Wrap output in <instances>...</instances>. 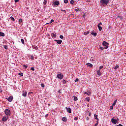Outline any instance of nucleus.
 Returning <instances> with one entry per match:
<instances>
[{
    "label": "nucleus",
    "instance_id": "1",
    "mask_svg": "<svg viewBox=\"0 0 126 126\" xmlns=\"http://www.w3.org/2000/svg\"><path fill=\"white\" fill-rule=\"evenodd\" d=\"M99 3L101 6H107V5L110 3V0H100Z\"/></svg>",
    "mask_w": 126,
    "mask_h": 126
},
{
    "label": "nucleus",
    "instance_id": "2",
    "mask_svg": "<svg viewBox=\"0 0 126 126\" xmlns=\"http://www.w3.org/2000/svg\"><path fill=\"white\" fill-rule=\"evenodd\" d=\"M4 114L6 115L7 116L9 117V116H10L11 114V112L10 111V110L6 109L4 110Z\"/></svg>",
    "mask_w": 126,
    "mask_h": 126
},
{
    "label": "nucleus",
    "instance_id": "3",
    "mask_svg": "<svg viewBox=\"0 0 126 126\" xmlns=\"http://www.w3.org/2000/svg\"><path fill=\"white\" fill-rule=\"evenodd\" d=\"M102 45L103 46H104V47H105L104 49H105V50H106V49L109 48V43H108V42L106 41H103L102 43Z\"/></svg>",
    "mask_w": 126,
    "mask_h": 126
},
{
    "label": "nucleus",
    "instance_id": "4",
    "mask_svg": "<svg viewBox=\"0 0 126 126\" xmlns=\"http://www.w3.org/2000/svg\"><path fill=\"white\" fill-rule=\"evenodd\" d=\"M57 77L59 78V79H63V75L62 74V73L60 72L58 75H57Z\"/></svg>",
    "mask_w": 126,
    "mask_h": 126
},
{
    "label": "nucleus",
    "instance_id": "5",
    "mask_svg": "<svg viewBox=\"0 0 126 126\" xmlns=\"http://www.w3.org/2000/svg\"><path fill=\"white\" fill-rule=\"evenodd\" d=\"M111 122L114 125H116V124L118 123V120H117L116 119H115V118H113L111 119Z\"/></svg>",
    "mask_w": 126,
    "mask_h": 126
},
{
    "label": "nucleus",
    "instance_id": "6",
    "mask_svg": "<svg viewBox=\"0 0 126 126\" xmlns=\"http://www.w3.org/2000/svg\"><path fill=\"white\" fill-rule=\"evenodd\" d=\"M51 36L52 37L53 39H56V38H57V34L56 32H53L51 33Z\"/></svg>",
    "mask_w": 126,
    "mask_h": 126
},
{
    "label": "nucleus",
    "instance_id": "7",
    "mask_svg": "<svg viewBox=\"0 0 126 126\" xmlns=\"http://www.w3.org/2000/svg\"><path fill=\"white\" fill-rule=\"evenodd\" d=\"M8 119V116H4L2 119V122H6Z\"/></svg>",
    "mask_w": 126,
    "mask_h": 126
},
{
    "label": "nucleus",
    "instance_id": "8",
    "mask_svg": "<svg viewBox=\"0 0 126 126\" xmlns=\"http://www.w3.org/2000/svg\"><path fill=\"white\" fill-rule=\"evenodd\" d=\"M54 41L55 42H57V44H59V45H61V44H62V43H63V40H62L55 39Z\"/></svg>",
    "mask_w": 126,
    "mask_h": 126
},
{
    "label": "nucleus",
    "instance_id": "9",
    "mask_svg": "<svg viewBox=\"0 0 126 126\" xmlns=\"http://www.w3.org/2000/svg\"><path fill=\"white\" fill-rule=\"evenodd\" d=\"M8 100V102H12V100H13V96H9L8 98H6Z\"/></svg>",
    "mask_w": 126,
    "mask_h": 126
},
{
    "label": "nucleus",
    "instance_id": "10",
    "mask_svg": "<svg viewBox=\"0 0 126 126\" xmlns=\"http://www.w3.org/2000/svg\"><path fill=\"white\" fill-rule=\"evenodd\" d=\"M65 109L66 110V111H67L68 113H69V114H71V108H67V107H65Z\"/></svg>",
    "mask_w": 126,
    "mask_h": 126
},
{
    "label": "nucleus",
    "instance_id": "11",
    "mask_svg": "<svg viewBox=\"0 0 126 126\" xmlns=\"http://www.w3.org/2000/svg\"><path fill=\"white\" fill-rule=\"evenodd\" d=\"M53 4H54V5H57V6H58V5L60 4V1L58 0L56 1L53 3Z\"/></svg>",
    "mask_w": 126,
    "mask_h": 126
},
{
    "label": "nucleus",
    "instance_id": "12",
    "mask_svg": "<svg viewBox=\"0 0 126 126\" xmlns=\"http://www.w3.org/2000/svg\"><path fill=\"white\" fill-rule=\"evenodd\" d=\"M22 96L24 97H26V96H27V92H26V91H24L23 92Z\"/></svg>",
    "mask_w": 126,
    "mask_h": 126
},
{
    "label": "nucleus",
    "instance_id": "13",
    "mask_svg": "<svg viewBox=\"0 0 126 126\" xmlns=\"http://www.w3.org/2000/svg\"><path fill=\"white\" fill-rule=\"evenodd\" d=\"M86 65H87V66H89L90 67H92L93 66V65L90 63H87Z\"/></svg>",
    "mask_w": 126,
    "mask_h": 126
},
{
    "label": "nucleus",
    "instance_id": "14",
    "mask_svg": "<svg viewBox=\"0 0 126 126\" xmlns=\"http://www.w3.org/2000/svg\"><path fill=\"white\" fill-rule=\"evenodd\" d=\"M91 34L92 35H93V36H94L95 37H96V36H97V33L96 32H91Z\"/></svg>",
    "mask_w": 126,
    "mask_h": 126
},
{
    "label": "nucleus",
    "instance_id": "15",
    "mask_svg": "<svg viewBox=\"0 0 126 126\" xmlns=\"http://www.w3.org/2000/svg\"><path fill=\"white\" fill-rule=\"evenodd\" d=\"M94 118L95 120H97V121H99V119L98 118V115H96V114H94Z\"/></svg>",
    "mask_w": 126,
    "mask_h": 126
},
{
    "label": "nucleus",
    "instance_id": "16",
    "mask_svg": "<svg viewBox=\"0 0 126 126\" xmlns=\"http://www.w3.org/2000/svg\"><path fill=\"white\" fill-rule=\"evenodd\" d=\"M97 75H101V71L100 70H97Z\"/></svg>",
    "mask_w": 126,
    "mask_h": 126
},
{
    "label": "nucleus",
    "instance_id": "17",
    "mask_svg": "<svg viewBox=\"0 0 126 126\" xmlns=\"http://www.w3.org/2000/svg\"><path fill=\"white\" fill-rule=\"evenodd\" d=\"M0 36L1 37H4L5 36V34L3 32H0Z\"/></svg>",
    "mask_w": 126,
    "mask_h": 126
},
{
    "label": "nucleus",
    "instance_id": "18",
    "mask_svg": "<svg viewBox=\"0 0 126 126\" xmlns=\"http://www.w3.org/2000/svg\"><path fill=\"white\" fill-rule=\"evenodd\" d=\"M62 120L63 121V122H67V119L66 117H63Z\"/></svg>",
    "mask_w": 126,
    "mask_h": 126
},
{
    "label": "nucleus",
    "instance_id": "19",
    "mask_svg": "<svg viewBox=\"0 0 126 126\" xmlns=\"http://www.w3.org/2000/svg\"><path fill=\"white\" fill-rule=\"evenodd\" d=\"M89 33H90V32H89V31H88L87 32H84V35H88V34H89Z\"/></svg>",
    "mask_w": 126,
    "mask_h": 126
},
{
    "label": "nucleus",
    "instance_id": "20",
    "mask_svg": "<svg viewBox=\"0 0 126 126\" xmlns=\"http://www.w3.org/2000/svg\"><path fill=\"white\" fill-rule=\"evenodd\" d=\"M3 48L5 50H8V46L7 45H3Z\"/></svg>",
    "mask_w": 126,
    "mask_h": 126
},
{
    "label": "nucleus",
    "instance_id": "21",
    "mask_svg": "<svg viewBox=\"0 0 126 126\" xmlns=\"http://www.w3.org/2000/svg\"><path fill=\"white\" fill-rule=\"evenodd\" d=\"M84 94H87V95H88L89 96L91 94V93L90 92H85L84 93Z\"/></svg>",
    "mask_w": 126,
    "mask_h": 126
},
{
    "label": "nucleus",
    "instance_id": "22",
    "mask_svg": "<svg viewBox=\"0 0 126 126\" xmlns=\"http://www.w3.org/2000/svg\"><path fill=\"white\" fill-rule=\"evenodd\" d=\"M85 100L86 101H87V102H90V97H86Z\"/></svg>",
    "mask_w": 126,
    "mask_h": 126
},
{
    "label": "nucleus",
    "instance_id": "23",
    "mask_svg": "<svg viewBox=\"0 0 126 126\" xmlns=\"http://www.w3.org/2000/svg\"><path fill=\"white\" fill-rule=\"evenodd\" d=\"M47 2H48V1L47 0H44L43 1V4L46 5V4H47Z\"/></svg>",
    "mask_w": 126,
    "mask_h": 126
},
{
    "label": "nucleus",
    "instance_id": "24",
    "mask_svg": "<svg viewBox=\"0 0 126 126\" xmlns=\"http://www.w3.org/2000/svg\"><path fill=\"white\" fill-rule=\"evenodd\" d=\"M97 27H98L99 31H101L102 30V28L101 27V26L97 25Z\"/></svg>",
    "mask_w": 126,
    "mask_h": 126
},
{
    "label": "nucleus",
    "instance_id": "25",
    "mask_svg": "<svg viewBox=\"0 0 126 126\" xmlns=\"http://www.w3.org/2000/svg\"><path fill=\"white\" fill-rule=\"evenodd\" d=\"M117 100H115L114 102L113 103L112 105L113 106H116V104L117 103Z\"/></svg>",
    "mask_w": 126,
    "mask_h": 126
},
{
    "label": "nucleus",
    "instance_id": "26",
    "mask_svg": "<svg viewBox=\"0 0 126 126\" xmlns=\"http://www.w3.org/2000/svg\"><path fill=\"white\" fill-rule=\"evenodd\" d=\"M73 97H74V101H77L78 100L77 97L75 96H73Z\"/></svg>",
    "mask_w": 126,
    "mask_h": 126
},
{
    "label": "nucleus",
    "instance_id": "27",
    "mask_svg": "<svg viewBox=\"0 0 126 126\" xmlns=\"http://www.w3.org/2000/svg\"><path fill=\"white\" fill-rule=\"evenodd\" d=\"M70 3L71 4H73L74 3V0H71L70 1Z\"/></svg>",
    "mask_w": 126,
    "mask_h": 126
},
{
    "label": "nucleus",
    "instance_id": "28",
    "mask_svg": "<svg viewBox=\"0 0 126 126\" xmlns=\"http://www.w3.org/2000/svg\"><path fill=\"white\" fill-rule=\"evenodd\" d=\"M118 17L120 18V19H121V20H122L123 18H124L123 17V16H118Z\"/></svg>",
    "mask_w": 126,
    "mask_h": 126
},
{
    "label": "nucleus",
    "instance_id": "29",
    "mask_svg": "<svg viewBox=\"0 0 126 126\" xmlns=\"http://www.w3.org/2000/svg\"><path fill=\"white\" fill-rule=\"evenodd\" d=\"M75 10L76 12H78V11H80V8L75 9Z\"/></svg>",
    "mask_w": 126,
    "mask_h": 126
},
{
    "label": "nucleus",
    "instance_id": "30",
    "mask_svg": "<svg viewBox=\"0 0 126 126\" xmlns=\"http://www.w3.org/2000/svg\"><path fill=\"white\" fill-rule=\"evenodd\" d=\"M24 67H25V69H26L28 67V66L27 65H24Z\"/></svg>",
    "mask_w": 126,
    "mask_h": 126
},
{
    "label": "nucleus",
    "instance_id": "31",
    "mask_svg": "<svg viewBox=\"0 0 126 126\" xmlns=\"http://www.w3.org/2000/svg\"><path fill=\"white\" fill-rule=\"evenodd\" d=\"M74 121H77L78 120V117H75L74 118Z\"/></svg>",
    "mask_w": 126,
    "mask_h": 126
},
{
    "label": "nucleus",
    "instance_id": "32",
    "mask_svg": "<svg viewBox=\"0 0 126 126\" xmlns=\"http://www.w3.org/2000/svg\"><path fill=\"white\" fill-rule=\"evenodd\" d=\"M30 59L33 60H34V56H33V55L31 56Z\"/></svg>",
    "mask_w": 126,
    "mask_h": 126
},
{
    "label": "nucleus",
    "instance_id": "33",
    "mask_svg": "<svg viewBox=\"0 0 126 126\" xmlns=\"http://www.w3.org/2000/svg\"><path fill=\"white\" fill-rule=\"evenodd\" d=\"M31 70H32V71H34V70H35V68H34V67H32L31 68Z\"/></svg>",
    "mask_w": 126,
    "mask_h": 126
},
{
    "label": "nucleus",
    "instance_id": "34",
    "mask_svg": "<svg viewBox=\"0 0 126 126\" xmlns=\"http://www.w3.org/2000/svg\"><path fill=\"white\" fill-rule=\"evenodd\" d=\"M104 68V66L103 65L100 66V67H99V70H100V69H102V68Z\"/></svg>",
    "mask_w": 126,
    "mask_h": 126
},
{
    "label": "nucleus",
    "instance_id": "35",
    "mask_svg": "<svg viewBox=\"0 0 126 126\" xmlns=\"http://www.w3.org/2000/svg\"><path fill=\"white\" fill-rule=\"evenodd\" d=\"M63 84H65V83H66V81H65V80H63Z\"/></svg>",
    "mask_w": 126,
    "mask_h": 126
},
{
    "label": "nucleus",
    "instance_id": "36",
    "mask_svg": "<svg viewBox=\"0 0 126 126\" xmlns=\"http://www.w3.org/2000/svg\"><path fill=\"white\" fill-rule=\"evenodd\" d=\"M64 3H67V2H68V0H64Z\"/></svg>",
    "mask_w": 126,
    "mask_h": 126
},
{
    "label": "nucleus",
    "instance_id": "37",
    "mask_svg": "<svg viewBox=\"0 0 126 126\" xmlns=\"http://www.w3.org/2000/svg\"><path fill=\"white\" fill-rule=\"evenodd\" d=\"M19 22L20 23H21L22 22V19H19Z\"/></svg>",
    "mask_w": 126,
    "mask_h": 126
},
{
    "label": "nucleus",
    "instance_id": "38",
    "mask_svg": "<svg viewBox=\"0 0 126 126\" xmlns=\"http://www.w3.org/2000/svg\"><path fill=\"white\" fill-rule=\"evenodd\" d=\"M21 41L22 44H24V39H23L22 38V39H21Z\"/></svg>",
    "mask_w": 126,
    "mask_h": 126
},
{
    "label": "nucleus",
    "instance_id": "39",
    "mask_svg": "<svg viewBox=\"0 0 126 126\" xmlns=\"http://www.w3.org/2000/svg\"><path fill=\"white\" fill-rule=\"evenodd\" d=\"M19 75H20V76H23V73H19Z\"/></svg>",
    "mask_w": 126,
    "mask_h": 126
},
{
    "label": "nucleus",
    "instance_id": "40",
    "mask_svg": "<svg viewBox=\"0 0 126 126\" xmlns=\"http://www.w3.org/2000/svg\"><path fill=\"white\" fill-rule=\"evenodd\" d=\"M119 67V65H117L115 67L114 69H117V68Z\"/></svg>",
    "mask_w": 126,
    "mask_h": 126
},
{
    "label": "nucleus",
    "instance_id": "41",
    "mask_svg": "<svg viewBox=\"0 0 126 126\" xmlns=\"http://www.w3.org/2000/svg\"><path fill=\"white\" fill-rule=\"evenodd\" d=\"M41 87L44 88V87H45V85H44V84L42 83V84H41Z\"/></svg>",
    "mask_w": 126,
    "mask_h": 126
},
{
    "label": "nucleus",
    "instance_id": "42",
    "mask_svg": "<svg viewBox=\"0 0 126 126\" xmlns=\"http://www.w3.org/2000/svg\"><path fill=\"white\" fill-rule=\"evenodd\" d=\"M60 39H63V35H60Z\"/></svg>",
    "mask_w": 126,
    "mask_h": 126
},
{
    "label": "nucleus",
    "instance_id": "43",
    "mask_svg": "<svg viewBox=\"0 0 126 126\" xmlns=\"http://www.w3.org/2000/svg\"><path fill=\"white\" fill-rule=\"evenodd\" d=\"M11 20H12V21H14V20H15V19H14V18H13V17H11Z\"/></svg>",
    "mask_w": 126,
    "mask_h": 126
},
{
    "label": "nucleus",
    "instance_id": "44",
    "mask_svg": "<svg viewBox=\"0 0 126 126\" xmlns=\"http://www.w3.org/2000/svg\"><path fill=\"white\" fill-rule=\"evenodd\" d=\"M100 50H101V51H103V50H104V48L102 47H99Z\"/></svg>",
    "mask_w": 126,
    "mask_h": 126
},
{
    "label": "nucleus",
    "instance_id": "45",
    "mask_svg": "<svg viewBox=\"0 0 126 126\" xmlns=\"http://www.w3.org/2000/svg\"><path fill=\"white\" fill-rule=\"evenodd\" d=\"M113 106L112 105V106H111L110 107V110H113V109H114V107H113Z\"/></svg>",
    "mask_w": 126,
    "mask_h": 126
},
{
    "label": "nucleus",
    "instance_id": "46",
    "mask_svg": "<svg viewBox=\"0 0 126 126\" xmlns=\"http://www.w3.org/2000/svg\"><path fill=\"white\" fill-rule=\"evenodd\" d=\"M78 80H79V79L78 78H76L75 80V82H77V81H78Z\"/></svg>",
    "mask_w": 126,
    "mask_h": 126
},
{
    "label": "nucleus",
    "instance_id": "47",
    "mask_svg": "<svg viewBox=\"0 0 126 126\" xmlns=\"http://www.w3.org/2000/svg\"><path fill=\"white\" fill-rule=\"evenodd\" d=\"M53 22H54V20L52 19L49 23L51 24V23H53Z\"/></svg>",
    "mask_w": 126,
    "mask_h": 126
},
{
    "label": "nucleus",
    "instance_id": "48",
    "mask_svg": "<svg viewBox=\"0 0 126 126\" xmlns=\"http://www.w3.org/2000/svg\"><path fill=\"white\" fill-rule=\"evenodd\" d=\"M86 120H87V121H89V117H87L86 118Z\"/></svg>",
    "mask_w": 126,
    "mask_h": 126
},
{
    "label": "nucleus",
    "instance_id": "49",
    "mask_svg": "<svg viewBox=\"0 0 126 126\" xmlns=\"http://www.w3.org/2000/svg\"><path fill=\"white\" fill-rule=\"evenodd\" d=\"M61 11H63L64 12H66V11H65V10H63V9H61Z\"/></svg>",
    "mask_w": 126,
    "mask_h": 126
},
{
    "label": "nucleus",
    "instance_id": "50",
    "mask_svg": "<svg viewBox=\"0 0 126 126\" xmlns=\"http://www.w3.org/2000/svg\"><path fill=\"white\" fill-rule=\"evenodd\" d=\"M20 0H15V2H18Z\"/></svg>",
    "mask_w": 126,
    "mask_h": 126
},
{
    "label": "nucleus",
    "instance_id": "51",
    "mask_svg": "<svg viewBox=\"0 0 126 126\" xmlns=\"http://www.w3.org/2000/svg\"><path fill=\"white\" fill-rule=\"evenodd\" d=\"M33 49H35V50H38V47H35L33 48Z\"/></svg>",
    "mask_w": 126,
    "mask_h": 126
},
{
    "label": "nucleus",
    "instance_id": "52",
    "mask_svg": "<svg viewBox=\"0 0 126 126\" xmlns=\"http://www.w3.org/2000/svg\"><path fill=\"white\" fill-rule=\"evenodd\" d=\"M98 126V121H97V123H96L95 125H94V126Z\"/></svg>",
    "mask_w": 126,
    "mask_h": 126
},
{
    "label": "nucleus",
    "instance_id": "53",
    "mask_svg": "<svg viewBox=\"0 0 126 126\" xmlns=\"http://www.w3.org/2000/svg\"><path fill=\"white\" fill-rule=\"evenodd\" d=\"M98 25H99V26H100V25H102V23H101V22L99 23L98 24Z\"/></svg>",
    "mask_w": 126,
    "mask_h": 126
},
{
    "label": "nucleus",
    "instance_id": "54",
    "mask_svg": "<svg viewBox=\"0 0 126 126\" xmlns=\"http://www.w3.org/2000/svg\"><path fill=\"white\" fill-rule=\"evenodd\" d=\"M116 126H123V125L119 124L118 125H117Z\"/></svg>",
    "mask_w": 126,
    "mask_h": 126
},
{
    "label": "nucleus",
    "instance_id": "55",
    "mask_svg": "<svg viewBox=\"0 0 126 126\" xmlns=\"http://www.w3.org/2000/svg\"><path fill=\"white\" fill-rule=\"evenodd\" d=\"M58 92H59V93H60V94H62V91H61V90H59V91H58Z\"/></svg>",
    "mask_w": 126,
    "mask_h": 126
},
{
    "label": "nucleus",
    "instance_id": "56",
    "mask_svg": "<svg viewBox=\"0 0 126 126\" xmlns=\"http://www.w3.org/2000/svg\"><path fill=\"white\" fill-rule=\"evenodd\" d=\"M89 117H91V113H89Z\"/></svg>",
    "mask_w": 126,
    "mask_h": 126
},
{
    "label": "nucleus",
    "instance_id": "57",
    "mask_svg": "<svg viewBox=\"0 0 126 126\" xmlns=\"http://www.w3.org/2000/svg\"><path fill=\"white\" fill-rule=\"evenodd\" d=\"M1 92H2V90L0 89V93H1Z\"/></svg>",
    "mask_w": 126,
    "mask_h": 126
},
{
    "label": "nucleus",
    "instance_id": "58",
    "mask_svg": "<svg viewBox=\"0 0 126 126\" xmlns=\"http://www.w3.org/2000/svg\"><path fill=\"white\" fill-rule=\"evenodd\" d=\"M45 117V118H47V117H48V114H46Z\"/></svg>",
    "mask_w": 126,
    "mask_h": 126
},
{
    "label": "nucleus",
    "instance_id": "59",
    "mask_svg": "<svg viewBox=\"0 0 126 126\" xmlns=\"http://www.w3.org/2000/svg\"><path fill=\"white\" fill-rule=\"evenodd\" d=\"M48 106H51V104L49 103Z\"/></svg>",
    "mask_w": 126,
    "mask_h": 126
},
{
    "label": "nucleus",
    "instance_id": "60",
    "mask_svg": "<svg viewBox=\"0 0 126 126\" xmlns=\"http://www.w3.org/2000/svg\"><path fill=\"white\" fill-rule=\"evenodd\" d=\"M46 24H50V23H47Z\"/></svg>",
    "mask_w": 126,
    "mask_h": 126
},
{
    "label": "nucleus",
    "instance_id": "61",
    "mask_svg": "<svg viewBox=\"0 0 126 126\" xmlns=\"http://www.w3.org/2000/svg\"><path fill=\"white\" fill-rule=\"evenodd\" d=\"M125 55H126V53H125Z\"/></svg>",
    "mask_w": 126,
    "mask_h": 126
},
{
    "label": "nucleus",
    "instance_id": "62",
    "mask_svg": "<svg viewBox=\"0 0 126 126\" xmlns=\"http://www.w3.org/2000/svg\"><path fill=\"white\" fill-rule=\"evenodd\" d=\"M0 19H1L0 18Z\"/></svg>",
    "mask_w": 126,
    "mask_h": 126
}]
</instances>
